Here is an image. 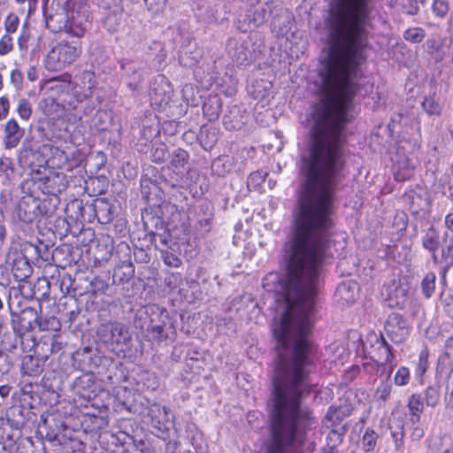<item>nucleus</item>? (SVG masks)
I'll list each match as a JSON object with an SVG mask.
<instances>
[{
    "mask_svg": "<svg viewBox=\"0 0 453 453\" xmlns=\"http://www.w3.org/2000/svg\"><path fill=\"white\" fill-rule=\"evenodd\" d=\"M392 391V385L391 383L387 380L386 381L381 382L375 392V397L378 400L386 402L391 395Z\"/></svg>",
    "mask_w": 453,
    "mask_h": 453,
    "instance_id": "nucleus-46",
    "label": "nucleus"
},
{
    "mask_svg": "<svg viewBox=\"0 0 453 453\" xmlns=\"http://www.w3.org/2000/svg\"><path fill=\"white\" fill-rule=\"evenodd\" d=\"M176 227L169 226V224H166L165 228L163 226L160 227L158 230H163L162 233L157 231V232H150L149 234L150 241L151 244L155 246L156 249H159L158 244L162 245L163 247L168 249L171 248L172 244V234L171 231L174 230Z\"/></svg>",
    "mask_w": 453,
    "mask_h": 453,
    "instance_id": "nucleus-24",
    "label": "nucleus"
},
{
    "mask_svg": "<svg viewBox=\"0 0 453 453\" xmlns=\"http://www.w3.org/2000/svg\"><path fill=\"white\" fill-rule=\"evenodd\" d=\"M5 262L11 266L16 280L22 281L32 274V266L25 254L16 247L10 248Z\"/></svg>",
    "mask_w": 453,
    "mask_h": 453,
    "instance_id": "nucleus-10",
    "label": "nucleus"
},
{
    "mask_svg": "<svg viewBox=\"0 0 453 453\" xmlns=\"http://www.w3.org/2000/svg\"><path fill=\"white\" fill-rule=\"evenodd\" d=\"M12 173H13V167L12 159L7 157H0V176L5 175L9 177Z\"/></svg>",
    "mask_w": 453,
    "mask_h": 453,
    "instance_id": "nucleus-56",
    "label": "nucleus"
},
{
    "mask_svg": "<svg viewBox=\"0 0 453 453\" xmlns=\"http://www.w3.org/2000/svg\"><path fill=\"white\" fill-rule=\"evenodd\" d=\"M422 106L426 113L430 115H439L441 108L439 103L431 96H427L424 99Z\"/></svg>",
    "mask_w": 453,
    "mask_h": 453,
    "instance_id": "nucleus-45",
    "label": "nucleus"
},
{
    "mask_svg": "<svg viewBox=\"0 0 453 453\" xmlns=\"http://www.w3.org/2000/svg\"><path fill=\"white\" fill-rule=\"evenodd\" d=\"M422 245L432 253L433 260L437 263L438 258L435 252L440 245V236L438 231L434 226H430L426 231L422 238Z\"/></svg>",
    "mask_w": 453,
    "mask_h": 453,
    "instance_id": "nucleus-25",
    "label": "nucleus"
},
{
    "mask_svg": "<svg viewBox=\"0 0 453 453\" xmlns=\"http://www.w3.org/2000/svg\"><path fill=\"white\" fill-rule=\"evenodd\" d=\"M134 257L135 262L141 264H147L150 260V257L143 249H135L134 251Z\"/></svg>",
    "mask_w": 453,
    "mask_h": 453,
    "instance_id": "nucleus-62",
    "label": "nucleus"
},
{
    "mask_svg": "<svg viewBox=\"0 0 453 453\" xmlns=\"http://www.w3.org/2000/svg\"><path fill=\"white\" fill-rule=\"evenodd\" d=\"M408 408L411 415V420L418 422L420 418V413L424 411V403L421 395H411L408 402Z\"/></svg>",
    "mask_w": 453,
    "mask_h": 453,
    "instance_id": "nucleus-32",
    "label": "nucleus"
},
{
    "mask_svg": "<svg viewBox=\"0 0 453 453\" xmlns=\"http://www.w3.org/2000/svg\"><path fill=\"white\" fill-rule=\"evenodd\" d=\"M61 200H38V216L51 218L58 215Z\"/></svg>",
    "mask_w": 453,
    "mask_h": 453,
    "instance_id": "nucleus-31",
    "label": "nucleus"
},
{
    "mask_svg": "<svg viewBox=\"0 0 453 453\" xmlns=\"http://www.w3.org/2000/svg\"><path fill=\"white\" fill-rule=\"evenodd\" d=\"M411 380L410 370L405 366H401L394 378V382L397 386H405Z\"/></svg>",
    "mask_w": 453,
    "mask_h": 453,
    "instance_id": "nucleus-47",
    "label": "nucleus"
},
{
    "mask_svg": "<svg viewBox=\"0 0 453 453\" xmlns=\"http://www.w3.org/2000/svg\"><path fill=\"white\" fill-rule=\"evenodd\" d=\"M42 186H40L41 193L43 195L58 196L66 186L61 182L59 176L47 177L43 180H40Z\"/></svg>",
    "mask_w": 453,
    "mask_h": 453,
    "instance_id": "nucleus-21",
    "label": "nucleus"
},
{
    "mask_svg": "<svg viewBox=\"0 0 453 453\" xmlns=\"http://www.w3.org/2000/svg\"><path fill=\"white\" fill-rule=\"evenodd\" d=\"M266 172H253L250 174L247 180V188L250 191H256L262 188V184L265 180V177L267 176Z\"/></svg>",
    "mask_w": 453,
    "mask_h": 453,
    "instance_id": "nucleus-39",
    "label": "nucleus"
},
{
    "mask_svg": "<svg viewBox=\"0 0 453 453\" xmlns=\"http://www.w3.org/2000/svg\"><path fill=\"white\" fill-rule=\"evenodd\" d=\"M439 365L442 367V371L445 372H453V361L450 359L449 353H444L439 357Z\"/></svg>",
    "mask_w": 453,
    "mask_h": 453,
    "instance_id": "nucleus-57",
    "label": "nucleus"
},
{
    "mask_svg": "<svg viewBox=\"0 0 453 453\" xmlns=\"http://www.w3.org/2000/svg\"><path fill=\"white\" fill-rule=\"evenodd\" d=\"M266 11L265 9L256 10L253 13L251 23L254 27H257L264 24L266 20Z\"/></svg>",
    "mask_w": 453,
    "mask_h": 453,
    "instance_id": "nucleus-59",
    "label": "nucleus"
},
{
    "mask_svg": "<svg viewBox=\"0 0 453 453\" xmlns=\"http://www.w3.org/2000/svg\"><path fill=\"white\" fill-rule=\"evenodd\" d=\"M176 334L173 325L168 319L166 311H160L159 320L157 322L154 319H150V323L146 329V338L152 343L160 344L166 340L173 341Z\"/></svg>",
    "mask_w": 453,
    "mask_h": 453,
    "instance_id": "nucleus-4",
    "label": "nucleus"
},
{
    "mask_svg": "<svg viewBox=\"0 0 453 453\" xmlns=\"http://www.w3.org/2000/svg\"><path fill=\"white\" fill-rule=\"evenodd\" d=\"M12 50V39L9 35H5L0 40V55H6Z\"/></svg>",
    "mask_w": 453,
    "mask_h": 453,
    "instance_id": "nucleus-58",
    "label": "nucleus"
},
{
    "mask_svg": "<svg viewBox=\"0 0 453 453\" xmlns=\"http://www.w3.org/2000/svg\"><path fill=\"white\" fill-rule=\"evenodd\" d=\"M55 222L57 225L55 226V230H53V233L60 236L65 235L69 228V223L67 222L66 219L58 215Z\"/></svg>",
    "mask_w": 453,
    "mask_h": 453,
    "instance_id": "nucleus-54",
    "label": "nucleus"
},
{
    "mask_svg": "<svg viewBox=\"0 0 453 453\" xmlns=\"http://www.w3.org/2000/svg\"><path fill=\"white\" fill-rule=\"evenodd\" d=\"M445 42V38H442L439 35H434L432 37L427 39L426 41V46L430 53L438 52L443 43Z\"/></svg>",
    "mask_w": 453,
    "mask_h": 453,
    "instance_id": "nucleus-51",
    "label": "nucleus"
},
{
    "mask_svg": "<svg viewBox=\"0 0 453 453\" xmlns=\"http://www.w3.org/2000/svg\"><path fill=\"white\" fill-rule=\"evenodd\" d=\"M90 22L89 16L86 10L72 9L70 11L69 26H67L65 33L75 37H81L90 25Z\"/></svg>",
    "mask_w": 453,
    "mask_h": 453,
    "instance_id": "nucleus-12",
    "label": "nucleus"
},
{
    "mask_svg": "<svg viewBox=\"0 0 453 453\" xmlns=\"http://www.w3.org/2000/svg\"><path fill=\"white\" fill-rule=\"evenodd\" d=\"M95 381L92 373H84L76 378L73 381L74 390L83 397H90V393L94 392Z\"/></svg>",
    "mask_w": 453,
    "mask_h": 453,
    "instance_id": "nucleus-22",
    "label": "nucleus"
},
{
    "mask_svg": "<svg viewBox=\"0 0 453 453\" xmlns=\"http://www.w3.org/2000/svg\"><path fill=\"white\" fill-rule=\"evenodd\" d=\"M83 200H68L65 203L64 211L65 215L70 218L72 220H78L81 217H83Z\"/></svg>",
    "mask_w": 453,
    "mask_h": 453,
    "instance_id": "nucleus-30",
    "label": "nucleus"
},
{
    "mask_svg": "<svg viewBox=\"0 0 453 453\" xmlns=\"http://www.w3.org/2000/svg\"><path fill=\"white\" fill-rule=\"evenodd\" d=\"M425 36V30L421 27L409 28L403 34L404 39L413 43H418L422 42Z\"/></svg>",
    "mask_w": 453,
    "mask_h": 453,
    "instance_id": "nucleus-44",
    "label": "nucleus"
},
{
    "mask_svg": "<svg viewBox=\"0 0 453 453\" xmlns=\"http://www.w3.org/2000/svg\"><path fill=\"white\" fill-rule=\"evenodd\" d=\"M161 258L164 263L171 267H179L181 265V260L175 254L169 252L167 250H160Z\"/></svg>",
    "mask_w": 453,
    "mask_h": 453,
    "instance_id": "nucleus-49",
    "label": "nucleus"
},
{
    "mask_svg": "<svg viewBox=\"0 0 453 453\" xmlns=\"http://www.w3.org/2000/svg\"><path fill=\"white\" fill-rule=\"evenodd\" d=\"M134 276V266L130 261H123L113 273V283L127 281Z\"/></svg>",
    "mask_w": 453,
    "mask_h": 453,
    "instance_id": "nucleus-29",
    "label": "nucleus"
},
{
    "mask_svg": "<svg viewBox=\"0 0 453 453\" xmlns=\"http://www.w3.org/2000/svg\"><path fill=\"white\" fill-rule=\"evenodd\" d=\"M38 200H19L15 212L16 227L22 232L24 237L33 233V222L38 217Z\"/></svg>",
    "mask_w": 453,
    "mask_h": 453,
    "instance_id": "nucleus-2",
    "label": "nucleus"
},
{
    "mask_svg": "<svg viewBox=\"0 0 453 453\" xmlns=\"http://www.w3.org/2000/svg\"><path fill=\"white\" fill-rule=\"evenodd\" d=\"M158 209L161 218L166 220L169 226L178 227L177 223L180 221L181 214L175 204H173L170 200H162L158 204Z\"/></svg>",
    "mask_w": 453,
    "mask_h": 453,
    "instance_id": "nucleus-19",
    "label": "nucleus"
},
{
    "mask_svg": "<svg viewBox=\"0 0 453 453\" xmlns=\"http://www.w3.org/2000/svg\"><path fill=\"white\" fill-rule=\"evenodd\" d=\"M59 326L60 323L55 317H50V319H47L45 320H42L39 318L38 328L41 331H46L50 329L57 330L59 327Z\"/></svg>",
    "mask_w": 453,
    "mask_h": 453,
    "instance_id": "nucleus-53",
    "label": "nucleus"
},
{
    "mask_svg": "<svg viewBox=\"0 0 453 453\" xmlns=\"http://www.w3.org/2000/svg\"><path fill=\"white\" fill-rule=\"evenodd\" d=\"M441 303H444V310L446 313L453 318V295H444L441 296Z\"/></svg>",
    "mask_w": 453,
    "mask_h": 453,
    "instance_id": "nucleus-61",
    "label": "nucleus"
},
{
    "mask_svg": "<svg viewBox=\"0 0 453 453\" xmlns=\"http://www.w3.org/2000/svg\"><path fill=\"white\" fill-rule=\"evenodd\" d=\"M234 166V158L230 156L223 155L215 158L211 163V172L219 177L228 174Z\"/></svg>",
    "mask_w": 453,
    "mask_h": 453,
    "instance_id": "nucleus-23",
    "label": "nucleus"
},
{
    "mask_svg": "<svg viewBox=\"0 0 453 453\" xmlns=\"http://www.w3.org/2000/svg\"><path fill=\"white\" fill-rule=\"evenodd\" d=\"M388 429L394 441L395 450H401L403 447L404 438L403 420L400 418H393L388 423Z\"/></svg>",
    "mask_w": 453,
    "mask_h": 453,
    "instance_id": "nucleus-26",
    "label": "nucleus"
},
{
    "mask_svg": "<svg viewBox=\"0 0 453 453\" xmlns=\"http://www.w3.org/2000/svg\"><path fill=\"white\" fill-rule=\"evenodd\" d=\"M25 134L18 121L12 118L4 126V145L5 149H13L18 146Z\"/></svg>",
    "mask_w": 453,
    "mask_h": 453,
    "instance_id": "nucleus-15",
    "label": "nucleus"
},
{
    "mask_svg": "<svg viewBox=\"0 0 453 453\" xmlns=\"http://www.w3.org/2000/svg\"><path fill=\"white\" fill-rule=\"evenodd\" d=\"M151 101L159 105H166L173 96L170 82L164 76H159V81H156L150 90Z\"/></svg>",
    "mask_w": 453,
    "mask_h": 453,
    "instance_id": "nucleus-14",
    "label": "nucleus"
},
{
    "mask_svg": "<svg viewBox=\"0 0 453 453\" xmlns=\"http://www.w3.org/2000/svg\"><path fill=\"white\" fill-rule=\"evenodd\" d=\"M19 161L22 167L36 173L47 164L45 157L39 150L28 147L20 151Z\"/></svg>",
    "mask_w": 453,
    "mask_h": 453,
    "instance_id": "nucleus-13",
    "label": "nucleus"
},
{
    "mask_svg": "<svg viewBox=\"0 0 453 453\" xmlns=\"http://www.w3.org/2000/svg\"><path fill=\"white\" fill-rule=\"evenodd\" d=\"M40 186H42L41 180L30 179L22 182L21 189L27 196L31 198H39V193L41 192Z\"/></svg>",
    "mask_w": 453,
    "mask_h": 453,
    "instance_id": "nucleus-38",
    "label": "nucleus"
},
{
    "mask_svg": "<svg viewBox=\"0 0 453 453\" xmlns=\"http://www.w3.org/2000/svg\"><path fill=\"white\" fill-rule=\"evenodd\" d=\"M44 369V361L39 357L26 355L21 361V373L31 377L40 375Z\"/></svg>",
    "mask_w": 453,
    "mask_h": 453,
    "instance_id": "nucleus-17",
    "label": "nucleus"
},
{
    "mask_svg": "<svg viewBox=\"0 0 453 453\" xmlns=\"http://www.w3.org/2000/svg\"><path fill=\"white\" fill-rule=\"evenodd\" d=\"M47 27L53 33L66 32L70 22V11L65 4L53 0L50 6L44 9Z\"/></svg>",
    "mask_w": 453,
    "mask_h": 453,
    "instance_id": "nucleus-5",
    "label": "nucleus"
},
{
    "mask_svg": "<svg viewBox=\"0 0 453 453\" xmlns=\"http://www.w3.org/2000/svg\"><path fill=\"white\" fill-rule=\"evenodd\" d=\"M353 408L349 403L331 406L326 415V422L330 423L328 426L337 427L345 418L351 414Z\"/></svg>",
    "mask_w": 453,
    "mask_h": 453,
    "instance_id": "nucleus-18",
    "label": "nucleus"
},
{
    "mask_svg": "<svg viewBox=\"0 0 453 453\" xmlns=\"http://www.w3.org/2000/svg\"><path fill=\"white\" fill-rule=\"evenodd\" d=\"M369 343L372 350L369 352L371 358L381 365L390 364V372L392 371V361L395 356L392 352L391 346L385 340L382 334L380 335L376 334H371L367 336L366 344Z\"/></svg>",
    "mask_w": 453,
    "mask_h": 453,
    "instance_id": "nucleus-8",
    "label": "nucleus"
},
{
    "mask_svg": "<svg viewBox=\"0 0 453 453\" xmlns=\"http://www.w3.org/2000/svg\"><path fill=\"white\" fill-rule=\"evenodd\" d=\"M413 165L406 161L399 162L394 166V176L397 181L405 180L412 175Z\"/></svg>",
    "mask_w": 453,
    "mask_h": 453,
    "instance_id": "nucleus-35",
    "label": "nucleus"
},
{
    "mask_svg": "<svg viewBox=\"0 0 453 453\" xmlns=\"http://www.w3.org/2000/svg\"><path fill=\"white\" fill-rule=\"evenodd\" d=\"M148 417L151 426L156 430L157 436L165 439L172 426L169 409L158 403H153L148 409Z\"/></svg>",
    "mask_w": 453,
    "mask_h": 453,
    "instance_id": "nucleus-11",
    "label": "nucleus"
},
{
    "mask_svg": "<svg viewBox=\"0 0 453 453\" xmlns=\"http://www.w3.org/2000/svg\"><path fill=\"white\" fill-rule=\"evenodd\" d=\"M11 315L12 330L19 337L38 327L39 315L35 308L27 307L19 313L12 311Z\"/></svg>",
    "mask_w": 453,
    "mask_h": 453,
    "instance_id": "nucleus-9",
    "label": "nucleus"
},
{
    "mask_svg": "<svg viewBox=\"0 0 453 453\" xmlns=\"http://www.w3.org/2000/svg\"><path fill=\"white\" fill-rule=\"evenodd\" d=\"M121 79L131 91H137L143 80V63L139 59L121 58Z\"/></svg>",
    "mask_w": 453,
    "mask_h": 453,
    "instance_id": "nucleus-6",
    "label": "nucleus"
},
{
    "mask_svg": "<svg viewBox=\"0 0 453 453\" xmlns=\"http://www.w3.org/2000/svg\"><path fill=\"white\" fill-rule=\"evenodd\" d=\"M441 258L447 264L442 273V278L445 280V275L449 266L453 265V244H449L447 247H442Z\"/></svg>",
    "mask_w": 453,
    "mask_h": 453,
    "instance_id": "nucleus-50",
    "label": "nucleus"
},
{
    "mask_svg": "<svg viewBox=\"0 0 453 453\" xmlns=\"http://www.w3.org/2000/svg\"><path fill=\"white\" fill-rule=\"evenodd\" d=\"M432 9L435 15L443 18L449 12V4L447 0H434Z\"/></svg>",
    "mask_w": 453,
    "mask_h": 453,
    "instance_id": "nucleus-52",
    "label": "nucleus"
},
{
    "mask_svg": "<svg viewBox=\"0 0 453 453\" xmlns=\"http://www.w3.org/2000/svg\"><path fill=\"white\" fill-rule=\"evenodd\" d=\"M81 54V48L77 42L58 43L48 53L45 59V67L49 71H59L71 65Z\"/></svg>",
    "mask_w": 453,
    "mask_h": 453,
    "instance_id": "nucleus-1",
    "label": "nucleus"
},
{
    "mask_svg": "<svg viewBox=\"0 0 453 453\" xmlns=\"http://www.w3.org/2000/svg\"><path fill=\"white\" fill-rule=\"evenodd\" d=\"M346 432V426H341L338 428L333 427L331 431L328 433L326 437V446L332 447L333 449H337V447L342 443L343 435Z\"/></svg>",
    "mask_w": 453,
    "mask_h": 453,
    "instance_id": "nucleus-36",
    "label": "nucleus"
},
{
    "mask_svg": "<svg viewBox=\"0 0 453 453\" xmlns=\"http://www.w3.org/2000/svg\"><path fill=\"white\" fill-rule=\"evenodd\" d=\"M436 275L434 273L426 274L421 281L422 293L426 298H430L435 289Z\"/></svg>",
    "mask_w": 453,
    "mask_h": 453,
    "instance_id": "nucleus-40",
    "label": "nucleus"
},
{
    "mask_svg": "<svg viewBox=\"0 0 453 453\" xmlns=\"http://www.w3.org/2000/svg\"><path fill=\"white\" fill-rule=\"evenodd\" d=\"M140 380L142 383V387L148 390L154 391L159 387V380L154 374L149 372H142L140 375Z\"/></svg>",
    "mask_w": 453,
    "mask_h": 453,
    "instance_id": "nucleus-41",
    "label": "nucleus"
},
{
    "mask_svg": "<svg viewBox=\"0 0 453 453\" xmlns=\"http://www.w3.org/2000/svg\"><path fill=\"white\" fill-rule=\"evenodd\" d=\"M97 334L103 342L121 348L127 346L131 341L127 327L123 323L116 320L101 324Z\"/></svg>",
    "mask_w": 453,
    "mask_h": 453,
    "instance_id": "nucleus-3",
    "label": "nucleus"
},
{
    "mask_svg": "<svg viewBox=\"0 0 453 453\" xmlns=\"http://www.w3.org/2000/svg\"><path fill=\"white\" fill-rule=\"evenodd\" d=\"M108 187V180L105 177L91 178L85 181V191L91 197L103 195Z\"/></svg>",
    "mask_w": 453,
    "mask_h": 453,
    "instance_id": "nucleus-28",
    "label": "nucleus"
},
{
    "mask_svg": "<svg viewBox=\"0 0 453 453\" xmlns=\"http://www.w3.org/2000/svg\"><path fill=\"white\" fill-rule=\"evenodd\" d=\"M19 19V17L14 13H10L4 21V27L7 33L12 34L17 30Z\"/></svg>",
    "mask_w": 453,
    "mask_h": 453,
    "instance_id": "nucleus-55",
    "label": "nucleus"
},
{
    "mask_svg": "<svg viewBox=\"0 0 453 453\" xmlns=\"http://www.w3.org/2000/svg\"><path fill=\"white\" fill-rule=\"evenodd\" d=\"M16 111L21 119L28 120L32 115V104L28 99L19 98Z\"/></svg>",
    "mask_w": 453,
    "mask_h": 453,
    "instance_id": "nucleus-42",
    "label": "nucleus"
},
{
    "mask_svg": "<svg viewBox=\"0 0 453 453\" xmlns=\"http://www.w3.org/2000/svg\"><path fill=\"white\" fill-rule=\"evenodd\" d=\"M379 434L372 428L367 427L361 439V447L365 452L372 451L377 445Z\"/></svg>",
    "mask_w": 453,
    "mask_h": 453,
    "instance_id": "nucleus-33",
    "label": "nucleus"
},
{
    "mask_svg": "<svg viewBox=\"0 0 453 453\" xmlns=\"http://www.w3.org/2000/svg\"><path fill=\"white\" fill-rule=\"evenodd\" d=\"M441 399L440 386L437 384L428 386L424 392V400L427 406L436 407Z\"/></svg>",
    "mask_w": 453,
    "mask_h": 453,
    "instance_id": "nucleus-34",
    "label": "nucleus"
},
{
    "mask_svg": "<svg viewBox=\"0 0 453 453\" xmlns=\"http://www.w3.org/2000/svg\"><path fill=\"white\" fill-rule=\"evenodd\" d=\"M43 426L49 429L45 434V438L51 442H60L58 436L59 433L65 429V426L64 425V423L59 421L58 423L55 424V427L53 428L50 424V420L48 418H45L43 420Z\"/></svg>",
    "mask_w": 453,
    "mask_h": 453,
    "instance_id": "nucleus-37",
    "label": "nucleus"
},
{
    "mask_svg": "<svg viewBox=\"0 0 453 453\" xmlns=\"http://www.w3.org/2000/svg\"><path fill=\"white\" fill-rule=\"evenodd\" d=\"M50 353L51 354L59 353L60 351H62L63 347H64L63 342L59 340V336H58V335H54L52 338H50Z\"/></svg>",
    "mask_w": 453,
    "mask_h": 453,
    "instance_id": "nucleus-64",
    "label": "nucleus"
},
{
    "mask_svg": "<svg viewBox=\"0 0 453 453\" xmlns=\"http://www.w3.org/2000/svg\"><path fill=\"white\" fill-rule=\"evenodd\" d=\"M107 162L106 155L101 151L96 152L94 155H91L87 159V165H91L96 170H100Z\"/></svg>",
    "mask_w": 453,
    "mask_h": 453,
    "instance_id": "nucleus-48",
    "label": "nucleus"
},
{
    "mask_svg": "<svg viewBox=\"0 0 453 453\" xmlns=\"http://www.w3.org/2000/svg\"><path fill=\"white\" fill-rule=\"evenodd\" d=\"M222 104L219 96H210L203 103V111L209 120L217 119L221 112Z\"/></svg>",
    "mask_w": 453,
    "mask_h": 453,
    "instance_id": "nucleus-27",
    "label": "nucleus"
},
{
    "mask_svg": "<svg viewBox=\"0 0 453 453\" xmlns=\"http://www.w3.org/2000/svg\"><path fill=\"white\" fill-rule=\"evenodd\" d=\"M167 154V146L165 143H159L152 148L150 158L154 163L161 164L166 159Z\"/></svg>",
    "mask_w": 453,
    "mask_h": 453,
    "instance_id": "nucleus-43",
    "label": "nucleus"
},
{
    "mask_svg": "<svg viewBox=\"0 0 453 453\" xmlns=\"http://www.w3.org/2000/svg\"><path fill=\"white\" fill-rule=\"evenodd\" d=\"M411 329L408 321L397 312L390 313L384 325L386 335L395 344L403 342L408 338Z\"/></svg>",
    "mask_w": 453,
    "mask_h": 453,
    "instance_id": "nucleus-7",
    "label": "nucleus"
},
{
    "mask_svg": "<svg viewBox=\"0 0 453 453\" xmlns=\"http://www.w3.org/2000/svg\"><path fill=\"white\" fill-rule=\"evenodd\" d=\"M189 159L188 151L183 149H176L171 155L169 167L177 175H183L185 166Z\"/></svg>",
    "mask_w": 453,
    "mask_h": 453,
    "instance_id": "nucleus-20",
    "label": "nucleus"
},
{
    "mask_svg": "<svg viewBox=\"0 0 453 453\" xmlns=\"http://www.w3.org/2000/svg\"><path fill=\"white\" fill-rule=\"evenodd\" d=\"M410 287L399 283L388 294L389 305L399 309H405L411 303Z\"/></svg>",
    "mask_w": 453,
    "mask_h": 453,
    "instance_id": "nucleus-16",
    "label": "nucleus"
},
{
    "mask_svg": "<svg viewBox=\"0 0 453 453\" xmlns=\"http://www.w3.org/2000/svg\"><path fill=\"white\" fill-rule=\"evenodd\" d=\"M92 286L94 288V292L100 293V294H106L107 290L110 288L108 283H106L104 280H100V279H96L92 282Z\"/></svg>",
    "mask_w": 453,
    "mask_h": 453,
    "instance_id": "nucleus-63",
    "label": "nucleus"
},
{
    "mask_svg": "<svg viewBox=\"0 0 453 453\" xmlns=\"http://www.w3.org/2000/svg\"><path fill=\"white\" fill-rule=\"evenodd\" d=\"M34 248L36 251L37 256L40 258H42L43 261L50 260V253L48 245L43 244L42 242H40V244L35 246Z\"/></svg>",
    "mask_w": 453,
    "mask_h": 453,
    "instance_id": "nucleus-60",
    "label": "nucleus"
}]
</instances>
